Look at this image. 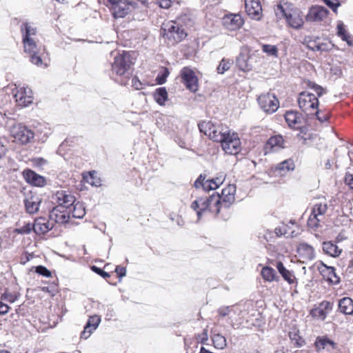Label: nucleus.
<instances>
[{
  "mask_svg": "<svg viewBox=\"0 0 353 353\" xmlns=\"http://www.w3.org/2000/svg\"><path fill=\"white\" fill-rule=\"evenodd\" d=\"M31 163L33 167L42 168L47 163V161L41 157H36L31 159Z\"/></svg>",
  "mask_w": 353,
  "mask_h": 353,
  "instance_id": "obj_53",
  "label": "nucleus"
},
{
  "mask_svg": "<svg viewBox=\"0 0 353 353\" xmlns=\"http://www.w3.org/2000/svg\"><path fill=\"white\" fill-rule=\"evenodd\" d=\"M51 228L49 221L42 217L36 219L33 224V230L38 235L45 234Z\"/></svg>",
  "mask_w": 353,
  "mask_h": 353,
  "instance_id": "obj_33",
  "label": "nucleus"
},
{
  "mask_svg": "<svg viewBox=\"0 0 353 353\" xmlns=\"http://www.w3.org/2000/svg\"><path fill=\"white\" fill-rule=\"evenodd\" d=\"M12 141L19 144H26L34 138V133L21 124L14 125L10 130Z\"/></svg>",
  "mask_w": 353,
  "mask_h": 353,
  "instance_id": "obj_12",
  "label": "nucleus"
},
{
  "mask_svg": "<svg viewBox=\"0 0 353 353\" xmlns=\"http://www.w3.org/2000/svg\"><path fill=\"white\" fill-rule=\"evenodd\" d=\"M232 312H234V307L233 305L222 307L218 310L219 315L222 317L229 316Z\"/></svg>",
  "mask_w": 353,
  "mask_h": 353,
  "instance_id": "obj_51",
  "label": "nucleus"
},
{
  "mask_svg": "<svg viewBox=\"0 0 353 353\" xmlns=\"http://www.w3.org/2000/svg\"><path fill=\"white\" fill-rule=\"evenodd\" d=\"M115 272L117 273L118 277L121 278L125 275L126 269L124 267L118 265L115 268Z\"/></svg>",
  "mask_w": 353,
  "mask_h": 353,
  "instance_id": "obj_58",
  "label": "nucleus"
},
{
  "mask_svg": "<svg viewBox=\"0 0 353 353\" xmlns=\"http://www.w3.org/2000/svg\"><path fill=\"white\" fill-rule=\"evenodd\" d=\"M253 353H261L259 350H256Z\"/></svg>",
  "mask_w": 353,
  "mask_h": 353,
  "instance_id": "obj_64",
  "label": "nucleus"
},
{
  "mask_svg": "<svg viewBox=\"0 0 353 353\" xmlns=\"http://www.w3.org/2000/svg\"><path fill=\"white\" fill-rule=\"evenodd\" d=\"M161 34L166 45L171 47L184 41L188 32L183 25L176 21H170L162 25Z\"/></svg>",
  "mask_w": 353,
  "mask_h": 353,
  "instance_id": "obj_4",
  "label": "nucleus"
},
{
  "mask_svg": "<svg viewBox=\"0 0 353 353\" xmlns=\"http://www.w3.org/2000/svg\"><path fill=\"white\" fill-rule=\"evenodd\" d=\"M245 9L252 19L260 20L263 17L261 0H245Z\"/></svg>",
  "mask_w": 353,
  "mask_h": 353,
  "instance_id": "obj_23",
  "label": "nucleus"
},
{
  "mask_svg": "<svg viewBox=\"0 0 353 353\" xmlns=\"http://www.w3.org/2000/svg\"><path fill=\"white\" fill-rule=\"evenodd\" d=\"M33 230V225L28 223L25 224L21 228H15L14 230V233L20 234H30L31 231Z\"/></svg>",
  "mask_w": 353,
  "mask_h": 353,
  "instance_id": "obj_47",
  "label": "nucleus"
},
{
  "mask_svg": "<svg viewBox=\"0 0 353 353\" xmlns=\"http://www.w3.org/2000/svg\"><path fill=\"white\" fill-rule=\"evenodd\" d=\"M336 14H338V8L341 6L339 0H323Z\"/></svg>",
  "mask_w": 353,
  "mask_h": 353,
  "instance_id": "obj_49",
  "label": "nucleus"
},
{
  "mask_svg": "<svg viewBox=\"0 0 353 353\" xmlns=\"http://www.w3.org/2000/svg\"><path fill=\"white\" fill-rule=\"evenodd\" d=\"M344 183L351 190H353V174L347 172L344 177Z\"/></svg>",
  "mask_w": 353,
  "mask_h": 353,
  "instance_id": "obj_54",
  "label": "nucleus"
},
{
  "mask_svg": "<svg viewBox=\"0 0 353 353\" xmlns=\"http://www.w3.org/2000/svg\"><path fill=\"white\" fill-rule=\"evenodd\" d=\"M244 23V20L239 14H226L223 18L224 28L230 31L240 29Z\"/></svg>",
  "mask_w": 353,
  "mask_h": 353,
  "instance_id": "obj_25",
  "label": "nucleus"
},
{
  "mask_svg": "<svg viewBox=\"0 0 353 353\" xmlns=\"http://www.w3.org/2000/svg\"><path fill=\"white\" fill-rule=\"evenodd\" d=\"M297 252L305 260L310 261L315 256L313 247L306 243H301L299 245Z\"/></svg>",
  "mask_w": 353,
  "mask_h": 353,
  "instance_id": "obj_36",
  "label": "nucleus"
},
{
  "mask_svg": "<svg viewBox=\"0 0 353 353\" xmlns=\"http://www.w3.org/2000/svg\"><path fill=\"white\" fill-rule=\"evenodd\" d=\"M134 64L131 54L128 52H123L114 57L112 65V70L117 75H124Z\"/></svg>",
  "mask_w": 353,
  "mask_h": 353,
  "instance_id": "obj_10",
  "label": "nucleus"
},
{
  "mask_svg": "<svg viewBox=\"0 0 353 353\" xmlns=\"http://www.w3.org/2000/svg\"><path fill=\"white\" fill-rule=\"evenodd\" d=\"M329 11L323 6H314L306 15V20L310 22H320L327 18Z\"/></svg>",
  "mask_w": 353,
  "mask_h": 353,
  "instance_id": "obj_27",
  "label": "nucleus"
},
{
  "mask_svg": "<svg viewBox=\"0 0 353 353\" xmlns=\"http://www.w3.org/2000/svg\"><path fill=\"white\" fill-rule=\"evenodd\" d=\"M195 339L198 343L201 344H206L207 341H208V330L204 329L201 333L196 334Z\"/></svg>",
  "mask_w": 353,
  "mask_h": 353,
  "instance_id": "obj_50",
  "label": "nucleus"
},
{
  "mask_svg": "<svg viewBox=\"0 0 353 353\" xmlns=\"http://www.w3.org/2000/svg\"><path fill=\"white\" fill-rule=\"evenodd\" d=\"M132 85L136 90H141L143 88L142 83L140 81V80L137 77H134L132 78Z\"/></svg>",
  "mask_w": 353,
  "mask_h": 353,
  "instance_id": "obj_57",
  "label": "nucleus"
},
{
  "mask_svg": "<svg viewBox=\"0 0 353 353\" xmlns=\"http://www.w3.org/2000/svg\"><path fill=\"white\" fill-rule=\"evenodd\" d=\"M91 270L94 272L97 273V274L105 279L109 283H112L111 281H110V278L111 277L110 273L103 271L102 269L95 265H92L91 267Z\"/></svg>",
  "mask_w": 353,
  "mask_h": 353,
  "instance_id": "obj_46",
  "label": "nucleus"
},
{
  "mask_svg": "<svg viewBox=\"0 0 353 353\" xmlns=\"http://www.w3.org/2000/svg\"><path fill=\"white\" fill-rule=\"evenodd\" d=\"M327 210L328 206L325 200L314 203L307 219L308 227L312 229L321 227L326 220Z\"/></svg>",
  "mask_w": 353,
  "mask_h": 353,
  "instance_id": "obj_6",
  "label": "nucleus"
},
{
  "mask_svg": "<svg viewBox=\"0 0 353 353\" xmlns=\"http://www.w3.org/2000/svg\"><path fill=\"white\" fill-rule=\"evenodd\" d=\"M4 297H5V299H8V295H7V294H4Z\"/></svg>",
  "mask_w": 353,
  "mask_h": 353,
  "instance_id": "obj_63",
  "label": "nucleus"
},
{
  "mask_svg": "<svg viewBox=\"0 0 353 353\" xmlns=\"http://www.w3.org/2000/svg\"><path fill=\"white\" fill-rule=\"evenodd\" d=\"M334 303L329 301H322L318 304H315L313 308L310 311V316L317 320L325 321L327 315L332 311Z\"/></svg>",
  "mask_w": 353,
  "mask_h": 353,
  "instance_id": "obj_17",
  "label": "nucleus"
},
{
  "mask_svg": "<svg viewBox=\"0 0 353 353\" xmlns=\"http://www.w3.org/2000/svg\"><path fill=\"white\" fill-rule=\"evenodd\" d=\"M220 197L219 194L209 196L198 197L190 205V208L196 213L198 219L203 214L211 213L217 215L220 212Z\"/></svg>",
  "mask_w": 353,
  "mask_h": 353,
  "instance_id": "obj_3",
  "label": "nucleus"
},
{
  "mask_svg": "<svg viewBox=\"0 0 353 353\" xmlns=\"http://www.w3.org/2000/svg\"><path fill=\"white\" fill-rule=\"evenodd\" d=\"M20 30L23 51L29 56L30 61L39 67H47L48 64L43 58L46 49L38 43L35 38L37 33V28L30 23L24 22L21 24Z\"/></svg>",
  "mask_w": 353,
  "mask_h": 353,
  "instance_id": "obj_1",
  "label": "nucleus"
},
{
  "mask_svg": "<svg viewBox=\"0 0 353 353\" xmlns=\"http://www.w3.org/2000/svg\"><path fill=\"white\" fill-rule=\"evenodd\" d=\"M54 199L58 204V207L70 208L76 201L74 195L66 190H58L54 194Z\"/></svg>",
  "mask_w": 353,
  "mask_h": 353,
  "instance_id": "obj_24",
  "label": "nucleus"
},
{
  "mask_svg": "<svg viewBox=\"0 0 353 353\" xmlns=\"http://www.w3.org/2000/svg\"><path fill=\"white\" fill-rule=\"evenodd\" d=\"M323 250L326 254L332 257H337L342 252V249L332 241L324 242L323 243Z\"/></svg>",
  "mask_w": 353,
  "mask_h": 353,
  "instance_id": "obj_37",
  "label": "nucleus"
},
{
  "mask_svg": "<svg viewBox=\"0 0 353 353\" xmlns=\"http://www.w3.org/2000/svg\"><path fill=\"white\" fill-rule=\"evenodd\" d=\"M212 341L214 347L216 349L223 350L227 345L225 338L219 334H214Z\"/></svg>",
  "mask_w": 353,
  "mask_h": 353,
  "instance_id": "obj_40",
  "label": "nucleus"
},
{
  "mask_svg": "<svg viewBox=\"0 0 353 353\" xmlns=\"http://www.w3.org/2000/svg\"><path fill=\"white\" fill-rule=\"evenodd\" d=\"M236 185L228 184L222 190L221 194H219L220 210L222 208H228L235 201Z\"/></svg>",
  "mask_w": 353,
  "mask_h": 353,
  "instance_id": "obj_22",
  "label": "nucleus"
},
{
  "mask_svg": "<svg viewBox=\"0 0 353 353\" xmlns=\"http://www.w3.org/2000/svg\"><path fill=\"white\" fill-rule=\"evenodd\" d=\"M339 312L345 315L353 314V299L345 296L339 299L338 303Z\"/></svg>",
  "mask_w": 353,
  "mask_h": 353,
  "instance_id": "obj_32",
  "label": "nucleus"
},
{
  "mask_svg": "<svg viewBox=\"0 0 353 353\" xmlns=\"http://www.w3.org/2000/svg\"><path fill=\"white\" fill-rule=\"evenodd\" d=\"M336 14H338V8L341 6L339 0H323Z\"/></svg>",
  "mask_w": 353,
  "mask_h": 353,
  "instance_id": "obj_48",
  "label": "nucleus"
},
{
  "mask_svg": "<svg viewBox=\"0 0 353 353\" xmlns=\"http://www.w3.org/2000/svg\"><path fill=\"white\" fill-rule=\"evenodd\" d=\"M305 83L308 88L312 89L316 93V95L308 91L300 92L297 98L299 108L307 114H316L321 121L328 120V115L321 116L319 111V98L325 93L324 88L310 80L305 81Z\"/></svg>",
  "mask_w": 353,
  "mask_h": 353,
  "instance_id": "obj_2",
  "label": "nucleus"
},
{
  "mask_svg": "<svg viewBox=\"0 0 353 353\" xmlns=\"http://www.w3.org/2000/svg\"><path fill=\"white\" fill-rule=\"evenodd\" d=\"M22 175L25 181L31 185L42 188L47 184L46 179L44 176L36 173L31 169H25L22 172Z\"/></svg>",
  "mask_w": 353,
  "mask_h": 353,
  "instance_id": "obj_26",
  "label": "nucleus"
},
{
  "mask_svg": "<svg viewBox=\"0 0 353 353\" xmlns=\"http://www.w3.org/2000/svg\"><path fill=\"white\" fill-rule=\"evenodd\" d=\"M36 272L40 275H42L47 278L52 277V272L47 269L46 267L43 265H39L36 267Z\"/></svg>",
  "mask_w": 353,
  "mask_h": 353,
  "instance_id": "obj_52",
  "label": "nucleus"
},
{
  "mask_svg": "<svg viewBox=\"0 0 353 353\" xmlns=\"http://www.w3.org/2000/svg\"><path fill=\"white\" fill-rule=\"evenodd\" d=\"M110 6V10L115 18H123L129 14L131 8H135L137 3L128 0H107Z\"/></svg>",
  "mask_w": 353,
  "mask_h": 353,
  "instance_id": "obj_9",
  "label": "nucleus"
},
{
  "mask_svg": "<svg viewBox=\"0 0 353 353\" xmlns=\"http://www.w3.org/2000/svg\"><path fill=\"white\" fill-rule=\"evenodd\" d=\"M296 168L293 158H289L272 167L271 171L275 176H285Z\"/></svg>",
  "mask_w": 353,
  "mask_h": 353,
  "instance_id": "obj_19",
  "label": "nucleus"
},
{
  "mask_svg": "<svg viewBox=\"0 0 353 353\" xmlns=\"http://www.w3.org/2000/svg\"><path fill=\"white\" fill-rule=\"evenodd\" d=\"M225 181V175L220 174L211 179H206L205 175L201 174L194 181V186L199 189L202 188L205 191L217 189Z\"/></svg>",
  "mask_w": 353,
  "mask_h": 353,
  "instance_id": "obj_16",
  "label": "nucleus"
},
{
  "mask_svg": "<svg viewBox=\"0 0 353 353\" xmlns=\"http://www.w3.org/2000/svg\"><path fill=\"white\" fill-rule=\"evenodd\" d=\"M198 127L201 133L215 142H219L225 132L223 128L220 129L211 121H203L198 124Z\"/></svg>",
  "mask_w": 353,
  "mask_h": 353,
  "instance_id": "obj_15",
  "label": "nucleus"
},
{
  "mask_svg": "<svg viewBox=\"0 0 353 353\" xmlns=\"http://www.w3.org/2000/svg\"><path fill=\"white\" fill-rule=\"evenodd\" d=\"M316 268L323 279L330 284L336 285L340 282V277L336 273V269L332 266H327L323 262L316 263Z\"/></svg>",
  "mask_w": 353,
  "mask_h": 353,
  "instance_id": "obj_18",
  "label": "nucleus"
},
{
  "mask_svg": "<svg viewBox=\"0 0 353 353\" xmlns=\"http://www.w3.org/2000/svg\"><path fill=\"white\" fill-rule=\"evenodd\" d=\"M319 40V38L313 39L311 36H306L303 39V44L306 46L309 49L316 51Z\"/></svg>",
  "mask_w": 353,
  "mask_h": 353,
  "instance_id": "obj_42",
  "label": "nucleus"
},
{
  "mask_svg": "<svg viewBox=\"0 0 353 353\" xmlns=\"http://www.w3.org/2000/svg\"><path fill=\"white\" fill-rule=\"evenodd\" d=\"M232 63V61H231L230 59L223 58L216 68L217 72L219 74H223L225 72L230 69Z\"/></svg>",
  "mask_w": 353,
  "mask_h": 353,
  "instance_id": "obj_44",
  "label": "nucleus"
},
{
  "mask_svg": "<svg viewBox=\"0 0 353 353\" xmlns=\"http://www.w3.org/2000/svg\"><path fill=\"white\" fill-rule=\"evenodd\" d=\"M41 199L35 195H30L24 200L26 210L29 214H34L38 212Z\"/></svg>",
  "mask_w": 353,
  "mask_h": 353,
  "instance_id": "obj_31",
  "label": "nucleus"
},
{
  "mask_svg": "<svg viewBox=\"0 0 353 353\" xmlns=\"http://www.w3.org/2000/svg\"><path fill=\"white\" fill-rule=\"evenodd\" d=\"M170 74L168 68L163 67L162 73L159 74L156 78V81L159 85H162L166 82L167 78Z\"/></svg>",
  "mask_w": 353,
  "mask_h": 353,
  "instance_id": "obj_45",
  "label": "nucleus"
},
{
  "mask_svg": "<svg viewBox=\"0 0 353 353\" xmlns=\"http://www.w3.org/2000/svg\"><path fill=\"white\" fill-rule=\"evenodd\" d=\"M285 139L281 134L271 136L263 146L264 154H268L285 148Z\"/></svg>",
  "mask_w": 353,
  "mask_h": 353,
  "instance_id": "obj_20",
  "label": "nucleus"
},
{
  "mask_svg": "<svg viewBox=\"0 0 353 353\" xmlns=\"http://www.w3.org/2000/svg\"><path fill=\"white\" fill-rule=\"evenodd\" d=\"M285 120L288 126L294 130H300L303 123V117L301 113L295 110H288L284 114Z\"/></svg>",
  "mask_w": 353,
  "mask_h": 353,
  "instance_id": "obj_28",
  "label": "nucleus"
},
{
  "mask_svg": "<svg viewBox=\"0 0 353 353\" xmlns=\"http://www.w3.org/2000/svg\"><path fill=\"white\" fill-rule=\"evenodd\" d=\"M172 0H156V3L163 9H168L172 5Z\"/></svg>",
  "mask_w": 353,
  "mask_h": 353,
  "instance_id": "obj_56",
  "label": "nucleus"
},
{
  "mask_svg": "<svg viewBox=\"0 0 353 353\" xmlns=\"http://www.w3.org/2000/svg\"><path fill=\"white\" fill-rule=\"evenodd\" d=\"M336 34L349 46H353V37L348 32L343 21H338L336 26Z\"/></svg>",
  "mask_w": 353,
  "mask_h": 353,
  "instance_id": "obj_35",
  "label": "nucleus"
},
{
  "mask_svg": "<svg viewBox=\"0 0 353 353\" xmlns=\"http://www.w3.org/2000/svg\"><path fill=\"white\" fill-rule=\"evenodd\" d=\"M81 175L82 182L94 187H100L101 185V179L97 171L83 172Z\"/></svg>",
  "mask_w": 353,
  "mask_h": 353,
  "instance_id": "obj_30",
  "label": "nucleus"
},
{
  "mask_svg": "<svg viewBox=\"0 0 353 353\" xmlns=\"http://www.w3.org/2000/svg\"><path fill=\"white\" fill-rule=\"evenodd\" d=\"M181 83L191 92L195 93L199 90V78L194 71L190 67H183L180 71Z\"/></svg>",
  "mask_w": 353,
  "mask_h": 353,
  "instance_id": "obj_14",
  "label": "nucleus"
},
{
  "mask_svg": "<svg viewBox=\"0 0 353 353\" xmlns=\"http://www.w3.org/2000/svg\"><path fill=\"white\" fill-rule=\"evenodd\" d=\"M219 142L222 149L226 154L236 155L241 151V143L239 135L236 132H232L230 130H225Z\"/></svg>",
  "mask_w": 353,
  "mask_h": 353,
  "instance_id": "obj_7",
  "label": "nucleus"
},
{
  "mask_svg": "<svg viewBox=\"0 0 353 353\" xmlns=\"http://www.w3.org/2000/svg\"><path fill=\"white\" fill-rule=\"evenodd\" d=\"M261 274L265 281H279V277L276 275V271L271 267L265 266L261 271Z\"/></svg>",
  "mask_w": 353,
  "mask_h": 353,
  "instance_id": "obj_38",
  "label": "nucleus"
},
{
  "mask_svg": "<svg viewBox=\"0 0 353 353\" xmlns=\"http://www.w3.org/2000/svg\"><path fill=\"white\" fill-rule=\"evenodd\" d=\"M155 101L160 105H165V101L168 100V92L164 87L157 88L153 94Z\"/></svg>",
  "mask_w": 353,
  "mask_h": 353,
  "instance_id": "obj_39",
  "label": "nucleus"
},
{
  "mask_svg": "<svg viewBox=\"0 0 353 353\" xmlns=\"http://www.w3.org/2000/svg\"><path fill=\"white\" fill-rule=\"evenodd\" d=\"M72 208L69 210L67 214H57L58 210L57 208L52 211L51 216H55V221L60 223H65L70 221V218L82 219L85 214V208L84 205L78 201L72 205Z\"/></svg>",
  "mask_w": 353,
  "mask_h": 353,
  "instance_id": "obj_8",
  "label": "nucleus"
},
{
  "mask_svg": "<svg viewBox=\"0 0 353 353\" xmlns=\"http://www.w3.org/2000/svg\"><path fill=\"white\" fill-rule=\"evenodd\" d=\"M321 39H319L316 51H327L329 50V47L327 43L321 42Z\"/></svg>",
  "mask_w": 353,
  "mask_h": 353,
  "instance_id": "obj_59",
  "label": "nucleus"
},
{
  "mask_svg": "<svg viewBox=\"0 0 353 353\" xmlns=\"http://www.w3.org/2000/svg\"><path fill=\"white\" fill-rule=\"evenodd\" d=\"M257 101L260 108L267 114L275 112L280 105L277 97L270 92L260 94L257 98Z\"/></svg>",
  "mask_w": 353,
  "mask_h": 353,
  "instance_id": "obj_11",
  "label": "nucleus"
},
{
  "mask_svg": "<svg viewBox=\"0 0 353 353\" xmlns=\"http://www.w3.org/2000/svg\"><path fill=\"white\" fill-rule=\"evenodd\" d=\"M0 353H10V352L6 350H0Z\"/></svg>",
  "mask_w": 353,
  "mask_h": 353,
  "instance_id": "obj_61",
  "label": "nucleus"
},
{
  "mask_svg": "<svg viewBox=\"0 0 353 353\" xmlns=\"http://www.w3.org/2000/svg\"><path fill=\"white\" fill-rule=\"evenodd\" d=\"M317 352L326 351L332 353L338 350V344L327 336H317L314 343Z\"/></svg>",
  "mask_w": 353,
  "mask_h": 353,
  "instance_id": "obj_21",
  "label": "nucleus"
},
{
  "mask_svg": "<svg viewBox=\"0 0 353 353\" xmlns=\"http://www.w3.org/2000/svg\"><path fill=\"white\" fill-rule=\"evenodd\" d=\"M289 337L293 344L297 347H302L305 343V340L299 335V331L290 332Z\"/></svg>",
  "mask_w": 353,
  "mask_h": 353,
  "instance_id": "obj_41",
  "label": "nucleus"
},
{
  "mask_svg": "<svg viewBox=\"0 0 353 353\" xmlns=\"http://www.w3.org/2000/svg\"><path fill=\"white\" fill-rule=\"evenodd\" d=\"M276 268L283 279L287 281L288 284L292 285L297 283L294 272L287 270L281 261L276 263Z\"/></svg>",
  "mask_w": 353,
  "mask_h": 353,
  "instance_id": "obj_34",
  "label": "nucleus"
},
{
  "mask_svg": "<svg viewBox=\"0 0 353 353\" xmlns=\"http://www.w3.org/2000/svg\"><path fill=\"white\" fill-rule=\"evenodd\" d=\"M261 49L262 51L268 56L278 57V48L274 45L262 44Z\"/></svg>",
  "mask_w": 353,
  "mask_h": 353,
  "instance_id": "obj_43",
  "label": "nucleus"
},
{
  "mask_svg": "<svg viewBox=\"0 0 353 353\" xmlns=\"http://www.w3.org/2000/svg\"><path fill=\"white\" fill-rule=\"evenodd\" d=\"M10 307L8 305L3 303L2 301H0V314H6Z\"/></svg>",
  "mask_w": 353,
  "mask_h": 353,
  "instance_id": "obj_60",
  "label": "nucleus"
},
{
  "mask_svg": "<svg viewBox=\"0 0 353 353\" xmlns=\"http://www.w3.org/2000/svg\"><path fill=\"white\" fill-rule=\"evenodd\" d=\"M33 258V254L29 253L26 251L23 252L20 256V263L22 265H25L29 261H30Z\"/></svg>",
  "mask_w": 353,
  "mask_h": 353,
  "instance_id": "obj_55",
  "label": "nucleus"
},
{
  "mask_svg": "<svg viewBox=\"0 0 353 353\" xmlns=\"http://www.w3.org/2000/svg\"><path fill=\"white\" fill-rule=\"evenodd\" d=\"M12 93L16 106L19 109L26 108L33 102L32 92L28 87L17 86L12 90Z\"/></svg>",
  "mask_w": 353,
  "mask_h": 353,
  "instance_id": "obj_13",
  "label": "nucleus"
},
{
  "mask_svg": "<svg viewBox=\"0 0 353 353\" xmlns=\"http://www.w3.org/2000/svg\"><path fill=\"white\" fill-rule=\"evenodd\" d=\"M8 301H10V302H14V299L10 298V299H8Z\"/></svg>",
  "mask_w": 353,
  "mask_h": 353,
  "instance_id": "obj_62",
  "label": "nucleus"
},
{
  "mask_svg": "<svg viewBox=\"0 0 353 353\" xmlns=\"http://www.w3.org/2000/svg\"><path fill=\"white\" fill-rule=\"evenodd\" d=\"M277 9L282 12L289 26L294 29H299L303 26V12L292 3H285V6L279 4L277 6Z\"/></svg>",
  "mask_w": 353,
  "mask_h": 353,
  "instance_id": "obj_5",
  "label": "nucleus"
},
{
  "mask_svg": "<svg viewBox=\"0 0 353 353\" xmlns=\"http://www.w3.org/2000/svg\"><path fill=\"white\" fill-rule=\"evenodd\" d=\"M101 322V317L98 315L90 316L81 333V339H88L92 333L98 327Z\"/></svg>",
  "mask_w": 353,
  "mask_h": 353,
  "instance_id": "obj_29",
  "label": "nucleus"
}]
</instances>
